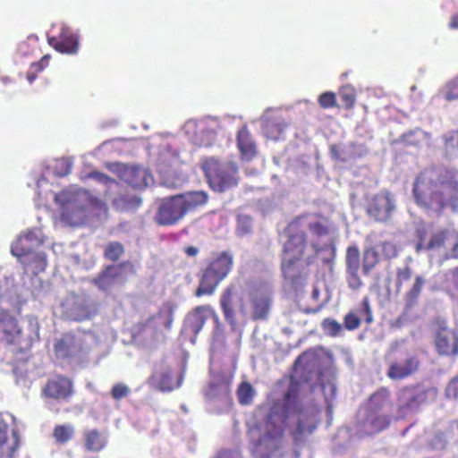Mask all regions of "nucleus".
<instances>
[{
  "label": "nucleus",
  "instance_id": "obj_1",
  "mask_svg": "<svg viewBox=\"0 0 458 458\" xmlns=\"http://www.w3.org/2000/svg\"><path fill=\"white\" fill-rule=\"evenodd\" d=\"M300 393V383L291 376L283 397L260 408V420L249 430L250 448L255 458H270L282 447L290 418L303 411Z\"/></svg>",
  "mask_w": 458,
  "mask_h": 458
},
{
  "label": "nucleus",
  "instance_id": "obj_2",
  "mask_svg": "<svg viewBox=\"0 0 458 458\" xmlns=\"http://www.w3.org/2000/svg\"><path fill=\"white\" fill-rule=\"evenodd\" d=\"M412 193L420 209L439 217L446 208L458 205V181L445 169L427 168L416 176Z\"/></svg>",
  "mask_w": 458,
  "mask_h": 458
},
{
  "label": "nucleus",
  "instance_id": "obj_3",
  "mask_svg": "<svg viewBox=\"0 0 458 458\" xmlns=\"http://www.w3.org/2000/svg\"><path fill=\"white\" fill-rule=\"evenodd\" d=\"M286 240L283 245L281 270L284 277L292 284L301 285L307 280L309 267L314 261L320 248L309 243L308 235L299 228L298 221H291L285 228Z\"/></svg>",
  "mask_w": 458,
  "mask_h": 458
},
{
  "label": "nucleus",
  "instance_id": "obj_4",
  "mask_svg": "<svg viewBox=\"0 0 458 458\" xmlns=\"http://www.w3.org/2000/svg\"><path fill=\"white\" fill-rule=\"evenodd\" d=\"M208 195L204 191H192L163 198L159 200L154 221L160 226H173L186 215L208 203Z\"/></svg>",
  "mask_w": 458,
  "mask_h": 458
},
{
  "label": "nucleus",
  "instance_id": "obj_5",
  "mask_svg": "<svg viewBox=\"0 0 458 458\" xmlns=\"http://www.w3.org/2000/svg\"><path fill=\"white\" fill-rule=\"evenodd\" d=\"M43 241L34 230L21 233L11 245V253L17 258L23 274L33 278L47 267L46 255L39 250Z\"/></svg>",
  "mask_w": 458,
  "mask_h": 458
},
{
  "label": "nucleus",
  "instance_id": "obj_6",
  "mask_svg": "<svg viewBox=\"0 0 458 458\" xmlns=\"http://www.w3.org/2000/svg\"><path fill=\"white\" fill-rule=\"evenodd\" d=\"M200 168L209 188L215 192L223 193L239 184V169L234 162L206 157L201 161Z\"/></svg>",
  "mask_w": 458,
  "mask_h": 458
},
{
  "label": "nucleus",
  "instance_id": "obj_7",
  "mask_svg": "<svg viewBox=\"0 0 458 458\" xmlns=\"http://www.w3.org/2000/svg\"><path fill=\"white\" fill-rule=\"evenodd\" d=\"M233 266V257L227 251H222L216 258L209 260L200 270L195 296L212 295L219 284L231 272Z\"/></svg>",
  "mask_w": 458,
  "mask_h": 458
},
{
  "label": "nucleus",
  "instance_id": "obj_8",
  "mask_svg": "<svg viewBox=\"0 0 458 458\" xmlns=\"http://www.w3.org/2000/svg\"><path fill=\"white\" fill-rule=\"evenodd\" d=\"M59 202L62 222L70 226H81L88 219L93 199L87 191L78 190L63 191L59 196Z\"/></svg>",
  "mask_w": 458,
  "mask_h": 458
},
{
  "label": "nucleus",
  "instance_id": "obj_9",
  "mask_svg": "<svg viewBox=\"0 0 458 458\" xmlns=\"http://www.w3.org/2000/svg\"><path fill=\"white\" fill-rule=\"evenodd\" d=\"M37 336L36 332L24 331L18 319L8 310H0V343L14 353H24L30 350Z\"/></svg>",
  "mask_w": 458,
  "mask_h": 458
},
{
  "label": "nucleus",
  "instance_id": "obj_10",
  "mask_svg": "<svg viewBox=\"0 0 458 458\" xmlns=\"http://www.w3.org/2000/svg\"><path fill=\"white\" fill-rule=\"evenodd\" d=\"M418 242L415 245L417 252L427 251L431 255L439 256L442 260L451 259L449 250H451L453 230L444 228L428 235L425 228L416 230Z\"/></svg>",
  "mask_w": 458,
  "mask_h": 458
},
{
  "label": "nucleus",
  "instance_id": "obj_11",
  "mask_svg": "<svg viewBox=\"0 0 458 458\" xmlns=\"http://www.w3.org/2000/svg\"><path fill=\"white\" fill-rule=\"evenodd\" d=\"M429 392L430 389L419 384L407 385L400 388L396 394L397 419H404L410 414L418 412L428 402Z\"/></svg>",
  "mask_w": 458,
  "mask_h": 458
},
{
  "label": "nucleus",
  "instance_id": "obj_12",
  "mask_svg": "<svg viewBox=\"0 0 458 458\" xmlns=\"http://www.w3.org/2000/svg\"><path fill=\"white\" fill-rule=\"evenodd\" d=\"M394 210V196L386 190L381 191L371 197L366 206L368 216L377 223L387 222Z\"/></svg>",
  "mask_w": 458,
  "mask_h": 458
},
{
  "label": "nucleus",
  "instance_id": "obj_13",
  "mask_svg": "<svg viewBox=\"0 0 458 458\" xmlns=\"http://www.w3.org/2000/svg\"><path fill=\"white\" fill-rule=\"evenodd\" d=\"M63 318L67 320L84 321L92 318L98 312L96 304L84 296H72L63 303Z\"/></svg>",
  "mask_w": 458,
  "mask_h": 458
},
{
  "label": "nucleus",
  "instance_id": "obj_14",
  "mask_svg": "<svg viewBox=\"0 0 458 458\" xmlns=\"http://www.w3.org/2000/svg\"><path fill=\"white\" fill-rule=\"evenodd\" d=\"M57 176L55 168L47 167L39 179L37 180L38 199L39 205L47 209L51 208L52 205L57 203V193L54 191V181Z\"/></svg>",
  "mask_w": 458,
  "mask_h": 458
},
{
  "label": "nucleus",
  "instance_id": "obj_15",
  "mask_svg": "<svg viewBox=\"0 0 458 458\" xmlns=\"http://www.w3.org/2000/svg\"><path fill=\"white\" fill-rule=\"evenodd\" d=\"M420 362L416 354L407 352L403 359L392 361L386 371V376L392 380H402L415 374Z\"/></svg>",
  "mask_w": 458,
  "mask_h": 458
},
{
  "label": "nucleus",
  "instance_id": "obj_16",
  "mask_svg": "<svg viewBox=\"0 0 458 458\" xmlns=\"http://www.w3.org/2000/svg\"><path fill=\"white\" fill-rule=\"evenodd\" d=\"M293 221H298L299 228H306L316 237L327 236L331 232V221L321 213H306L295 217Z\"/></svg>",
  "mask_w": 458,
  "mask_h": 458
},
{
  "label": "nucleus",
  "instance_id": "obj_17",
  "mask_svg": "<svg viewBox=\"0 0 458 458\" xmlns=\"http://www.w3.org/2000/svg\"><path fill=\"white\" fill-rule=\"evenodd\" d=\"M437 352L444 356H455L458 354V335L451 329L441 327L435 336Z\"/></svg>",
  "mask_w": 458,
  "mask_h": 458
},
{
  "label": "nucleus",
  "instance_id": "obj_18",
  "mask_svg": "<svg viewBox=\"0 0 458 458\" xmlns=\"http://www.w3.org/2000/svg\"><path fill=\"white\" fill-rule=\"evenodd\" d=\"M251 318L253 320L267 318L271 306L272 296L264 291H256L250 294Z\"/></svg>",
  "mask_w": 458,
  "mask_h": 458
},
{
  "label": "nucleus",
  "instance_id": "obj_19",
  "mask_svg": "<svg viewBox=\"0 0 458 458\" xmlns=\"http://www.w3.org/2000/svg\"><path fill=\"white\" fill-rule=\"evenodd\" d=\"M212 316L216 321L218 320L217 315L208 305L198 306L187 318V327L194 334L198 335L202 329L206 320Z\"/></svg>",
  "mask_w": 458,
  "mask_h": 458
},
{
  "label": "nucleus",
  "instance_id": "obj_20",
  "mask_svg": "<svg viewBox=\"0 0 458 458\" xmlns=\"http://www.w3.org/2000/svg\"><path fill=\"white\" fill-rule=\"evenodd\" d=\"M237 147L242 159L251 160L256 156V144L247 127H242L239 130L237 133Z\"/></svg>",
  "mask_w": 458,
  "mask_h": 458
},
{
  "label": "nucleus",
  "instance_id": "obj_21",
  "mask_svg": "<svg viewBox=\"0 0 458 458\" xmlns=\"http://www.w3.org/2000/svg\"><path fill=\"white\" fill-rule=\"evenodd\" d=\"M20 446V437L13 431L9 437L6 429L0 428V458H13Z\"/></svg>",
  "mask_w": 458,
  "mask_h": 458
},
{
  "label": "nucleus",
  "instance_id": "obj_22",
  "mask_svg": "<svg viewBox=\"0 0 458 458\" xmlns=\"http://www.w3.org/2000/svg\"><path fill=\"white\" fill-rule=\"evenodd\" d=\"M237 298L236 286L234 284L228 285L223 292L220 298V305L225 318L230 323H233L235 319L234 300Z\"/></svg>",
  "mask_w": 458,
  "mask_h": 458
},
{
  "label": "nucleus",
  "instance_id": "obj_23",
  "mask_svg": "<svg viewBox=\"0 0 458 458\" xmlns=\"http://www.w3.org/2000/svg\"><path fill=\"white\" fill-rule=\"evenodd\" d=\"M84 344L82 341L73 335H64L59 339V352H63L64 357H76L84 352Z\"/></svg>",
  "mask_w": 458,
  "mask_h": 458
},
{
  "label": "nucleus",
  "instance_id": "obj_24",
  "mask_svg": "<svg viewBox=\"0 0 458 458\" xmlns=\"http://www.w3.org/2000/svg\"><path fill=\"white\" fill-rule=\"evenodd\" d=\"M79 36L68 27H63L59 35V53L73 55L79 50Z\"/></svg>",
  "mask_w": 458,
  "mask_h": 458
},
{
  "label": "nucleus",
  "instance_id": "obj_25",
  "mask_svg": "<svg viewBox=\"0 0 458 458\" xmlns=\"http://www.w3.org/2000/svg\"><path fill=\"white\" fill-rule=\"evenodd\" d=\"M174 308L171 303L164 304L156 315L148 317L144 322L139 324V331L143 332L147 327H150L157 318L164 319V327L170 330L174 321Z\"/></svg>",
  "mask_w": 458,
  "mask_h": 458
},
{
  "label": "nucleus",
  "instance_id": "obj_26",
  "mask_svg": "<svg viewBox=\"0 0 458 458\" xmlns=\"http://www.w3.org/2000/svg\"><path fill=\"white\" fill-rule=\"evenodd\" d=\"M287 124L282 116H276L265 120L262 131L270 140H277L281 137Z\"/></svg>",
  "mask_w": 458,
  "mask_h": 458
},
{
  "label": "nucleus",
  "instance_id": "obj_27",
  "mask_svg": "<svg viewBox=\"0 0 458 458\" xmlns=\"http://www.w3.org/2000/svg\"><path fill=\"white\" fill-rule=\"evenodd\" d=\"M425 284L426 279L422 276H415L413 284L408 289V291L405 293L403 296L406 310H411L419 303V299L422 293Z\"/></svg>",
  "mask_w": 458,
  "mask_h": 458
},
{
  "label": "nucleus",
  "instance_id": "obj_28",
  "mask_svg": "<svg viewBox=\"0 0 458 458\" xmlns=\"http://www.w3.org/2000/svg\"><path fill=\"white\" fill-rule=\"evenodd\" d=\"M442 288L452 300L458 301V266L443 274Z\"/></svg>",
  "mask_w": 458,
  "mask_h": 458
},
{
  "label": "nucleus",
  "instance_id": "obj_29",
  "mask_svg": "<svg viewBox=\"0 0 458 458\" xmlns=\"http://www.w3.org/2000/svg\"><path fill=\"white\" fill-rule=\"evenodd\" d=\"M317 428V423L310 421L308 417H299L295 428L291 431V436L295 444L303 440L305 435H310Z\"/></svg>",
  "mask_w": 458,
  "mask_h": 458
},
{
  "label": "nucleus",
  "instance_id": "obj_30",
  "mask_svg": "<svg viewBox=\"0 0 458 458\" xmlns=\"http://www.w3.org/2000/svg\"><path fill=\"white\" fill-rule=\"evenodd\" d=\"M157 387L163 392H170L181 386L182 376H180L177 380L174 379L173 372L171 369H165L154 377Z\"/></svg>",
  "mask_w": 458,
  "mask_h": 458
},
{
  "label": "nucleus",
  "instance_id": "obj_31",
  "mask_svg": "<svg viewBox=\"0 0 458 458\" xmlns=\"http://www.w3.org/2000/svg\"><path fill=\"white\" fill-rule=\"evenodd\" d=\"M84 439L85 448L89 451L98 452L106 445V439L98 429L85 431Z\"/></svg>",
  "mask_w": 458,
  "mask_h": 458
},
{
  "label": "nucleus",
  "instance_id": "obj_32",
  "mask_svg": "<svg viewBox=\"0 0 458 458\" xmlns=\"http://www.w3.org/2000/svg\"><path fill=\"white\" fill-rule=\"evenodd\" d=\"M391 392L387 387L382 386L369 397L371 412L379 411L390 400Z\"/></svg>",
  "mask_w": 458,
  "mask_h": 458
},
{
  "label": "nucleus",
  "instance_id": "obj_33",
  "mask_svg": "<svg viewBox=\"0 0 458 458\" xmlns=\"http://www.w3.org/2000/svg\"><path fill=\"white\" fill-rule=\"evenodd\" d=\"M146 174L145 170L140 168L127 169L125 172V181L133 187H144L148 184Z\"/></svg>",
  "mask_w": 458,
  "mask_h": 458
},
{
  "label": "nucleus",
  "instance_id": "obj_34",
  "mask_svg": "<svg viewBox=\"0 0 458 458\" xmlns=\"http://www.w3.org/2000/svg\"><path fill=\"white\" fill-rule=\"evenodd\" d=\"M379 262V254L373 247L365 249L362 259V272L369 275Z\"/></svg>",
  "mask_w": 458,
  "mask_h": 458
},
{
  "label": "nucleus",
  "instance_id": "obj_35",
  "mask_svg": "<svg viewBox=\"0 0 458 458\" xmlns=\"http://www.w3.org/2000/svg\"><path fill=\"white\" fill-rule=\"evenodd\" d=\"M237 399L242 405H250L254 398L255 390L248 381L242 382L236 391Z\"/></svg>",
  "mask_w": 458,
  "mask_h": 458
},
{
  "label": "nucleus",
  "instance_id": "obj_36",
  "mask_svg": "<svg viewBox=\"0 0 458 458\" xmlns=\"http://www.w3.org/2000/svg\"><path fill=\"white\" fill-rule=\"evenodd\" d=\"M346 271L348 270H360V254L357 246H349L346 250L345 255Z\"/></svg>",
  "mask_w": 458,
  "mask_h": 458
},
{
  "label": "nucleus",
  "instance_id": "obj_37",
  "mask_svg": "<svg viewBox=\"0 0 458 458\" xmlns=\"http://www.w3.org/2000/svg\"><path fill=\"white\" fill-rule=\"evenodd\" d=\"M369 420L374 432H380L386 429L391 423V418L386 414H370Z\"/></svg>",
  "mask_w": 458,
  "mask_h": 458
},
{
  "label": "nucleus",
  "instance_id": "obj_38",
  "mask_svg": "<svg viewBox=\"0 0 458 458\" xmlns=\"http://www.w3.org/2000/svg\"><path fill=\"white\" fill-rule=\"evenodd\" d=\"M340 98L345 109H352L356 103V90L352 86H344L339 91Z\"/></svg>",
  "mask_w": 458,
  "mask_h": 458
},
{
  "label": "nucleus",
  "instance_id": "obj_39",
  "mask_svg": "<svg viewBox=\"0 0 458 458\" xmlns=\"http://www.w3.org/2000/svg\"><path fill=\"white\" fill-rule=\"evenodd\" d=\"M124 252L123 245L119 242H109L104 251V257L110 261H117Z\"/></svg>",
  "mask_w": 458,
  "mask_h": 458
},
{
  "label": "nucleus",
  "instance_id": "obj_40",
  "mask_svg": "<svg viewBox=\"0 0 458 458\" xmlns=\"http://www.w3.org/2000/svg\"><path fill=\"white\" fill-rule=\"evenodd\" d=\"M51 56L45 55L39 62L31 64L30 70L27 72V80L32 83L37 78V74L48 66Z\"/></svg>",
  "mask_w": 458,
  "mask_h": 458
},
{
  "label": "nucleus",
  "instance_id": "obj_41",
  "mask_svg": "<svg viewBox=\"0 0 458 458\" xmlns=\"http://www.w3.org/2000/svg\"><path fill=\"white\" fill-rule=\"evenodd\" d=\"M321 327L325 334L331 337L338 336L343 330V327L338 321L329 318L323 319Z\"/></svg>",
  "mask_w": 458,
  "mask_h": 458
},
{
  "label": "nucleus",
  "instance_id": "obj_42",
  "mask_svg": "<svg viewBox=\"0 0 458 458\" xmlns=\"http://www.w3.org/2000/svg\"><path fill=\"white\" fill-rule=\"evenodd\" d=\"M252 221L248 215H239L236 218V233L244 236L251 232Z\"/></svg>",
  "mask_w": 458,
  "mask_h": 458
},
{
  "label": "nucleus",
  "instance_id": "obj_43",
  "mask_svg": "<svg viewBox=\"0 0 458 458\" xmlns=\"http://www.w3.org/2000/svg\"><path fill=\"white\" fill-rule=\"evenodd\" d=\"M130 394H131V389L124 383L114 384L112 386L111 391H110V394H111L112 398L116 402L128 397L130 395Z\"/></svg>",
  "mask_w": 458,
  "mask_h": 458
},
{
  "label": "nucleus",
  "instance_id": "obj_44",
  "mask_svg": "<svg viewBox=\"0 0 458 458\" xmlns=\"http://www.w3.org/2000/svg\"><path fill=\"white\" fill-rule=\"evenodd\" d=\"M318 105L324 108H333L337 106L336 103V95L332 91H327L322 94L318 98Z\"/></svg>",
  "mask_w": 458,
  "mask_h": 458
},
{
  "label": "nucleus",
  "instance_id": "obj_45",
  "mask_svg": "<svg viewBox=\"0 0 458 458\" xmlns=\"http://www.w3.org/2000/svg\"><path fill=\"white\" fill-rule=\"evenodd\" d=\"M73 393V385L71 379L59 377V398L68 399Z\"/></svg>",
  "mask_w": 458,
  "mask_h": 458
},
{
  "label": "nucleus",
  "instance_id": "obj_46",
  "mask_svg": "<svg viewBox=\"0 0 458 458\" xmlns=\"http://www.w3.org/2000/svg\"><path fill=\"white\" fill-rule=\"evenodd\" d=\"M412 276V269L409 266L397 267L396 269V287L399 291L403 283L409 281Z\"/></svg>",
  "mask_w": 458,
  "mask_h": 458
},
{
  "label": "nucleus",
  "instance_id": "obj_47",
  "mask_svg": "<svg viewBox=\"0 0 458 458\" xmlns=\"http://www.w3.org/2000/svg\"><path fill=\"white\" fill-rule=\"evenodd\" d=\"M443 140L446 150H458V130L446 132Z\"/></svg>",
  "mask_w": 458,
  "mask_h": 458
},
{
  "label": "nucleus",
  "instance_id": "obj_48",
  "mask_svg": "<svg viewBox=\"0 0 458 458\" xmlns=\"http://www.w3.org/2000/svg\"><path fill=\"white\" fill-rule=\"evenodd\" d=\"M361 320L353 311L348 312L344 318V325L347 330L352 331L360 327Z\"/></svg>",
  "mask_w": 458,
  "mask_h": 458
},
{
  "label": "nucleus",
  "instance_id": "obj_49",
  "mask_svg": "<svg viewBox=\"0 0 458 458\" xmlns=\"http://www.w3.org/2000/svg\"><path fill=\"white\" fill-rule=\"evenodd\" d=\"M381 253L387 259H394L398 254L397 246L392 242H382L380 243Z\"/></svg>",
  "mask_w": 458,
  "mask_h": 458
},
{
  "label": "nucleus",
  "instance_id": "obj_50",
  "mask_svg": "<svg viewBox=\"0 0 458 458\" xmlns=\"http://www.w3.org/2000/svg\"><path fill=\"white\" fill-rule=\"evenodd\" d=\"M445 98L447 100L458 99V75L447 82Z\"/></svg>",
  "mask_w": 458,
  "mask_h": 458
},
{
  "label": "nucleus",
  "instance_id": "obj_51",
  "mask_svg": "<svg viewBox=\"0 0 458 458\" xmlns=\"http://www.w3.org/2000/svg\"><path fill=\"white\" fill-rule=\"evenodd\" d=\"M123 203V208L126 210H134L141 205V199L136 196H123L120 199Z\"/></svg>",
  "mask_w": 458,
  "mask_h": 458
},
{
  "label": "nucleus",
  "instance_id": "obj_52",
  "mask_svg": "<svg viewBox=\"0 0 458 458\" xmlns=\"http://www.w3.org/2000/svg\"><path fill=\"white\" fill-rule=\"evenodd\" d=\"M347 282L350 288L353 290L359 289L362 285V281L359 276V270H348Z\"/></svg>",
  "mask_w": 458,
  "mask_h": 458
},
{
  "label": "nucleus",
  "instance_id": "obj_53",
  "mask_svg": "<svg viewBox=\"0 0 458 458\" xmlns=\"http://www.w3.org/2000/svg\"><path fill=\"white\" fill-rule=\"evenodd\" d=\"M42 394L47 399L57 398V381L49 380L43 388Z\"/></svg>",
  "mask_w": 458,
  "mask_h": 458
},
{
  "label": "nucleus",
  "instance_id": "obj_54",
  "mask_svg": "<svg viewBox=\"0 0 458 458\" xmlns=\"http://www.w3.org/2000/svg\"><path fill=\"white\" fill-rule=\"evenodd\" d=\"M74 434V428L71 425L59 426V442L65 443L71 440Z\"/></svg>",
  "mask_w": 458,
  "mask_h": 458
},
{
  "label": "nucleus",
  "instance_id": "obj_55",
  "mask_svg": "<svg viewBox=\"0 0 458 458\" xmlns=\"http://www.w3.org/2000/svg\"><path fill=\"white\" fill-rule=\"evenodd\" d=\"M445 395L447 398L458 399V374L447 384Z\"/></svg>",
  "mask_w": 458,
  "mask_h": 458
},
{
  "label": "nucleus",
  "instance_id": "obj_56",
  "mask_svg": "<svg viewBox=\"0 0 458 458\" xmlns=\"http://www.w3.org/2000/svg\"><path fill=\"white\" fill-rule=\"evenodd\" d=\"M451 259H458V230H453L451 250H449Z\"/></svg>",
  "mask_w": 458,
  "mask_h": 458
},
{
  "label": "nucleus",
  "instance_id": "obj_57",
  "mask_svg": "<svg viewBox=\"0 0 458 458\" xmlns=\"http://www.w3.org/2000/svg\"><path fill=\"white\" fill-rule=\"evenodd\" d=\"M89 176L103 183H112L115 182L114 179L100 172H92L90 173Z\"/></svg>",
  "mask_w": 458,
  "mask_h": 458
},
{
  "label": "nucleus",
  "instance_id": "obj_58",
  "mask_svg": "<svg viewBox=\"0 0 458 458\" xmlns=\"http://www.w3.org/2000/svg\"><path fill=\"white\" fill-rule=\"evenodd\" d=\"M363 307H364V312H365V315H366L365 320H366L367 323L369 324L373 320V316H372V312H371V309H370L369 301L367 299H365L363 301Z\"/></svg>",
  "mask_w": 458,
  "mask_h": 458
},
{
  "label": "nucleus",
  "instance_id": "obj_59",
  "mask_svg": "<svg viewBox=\"0 0 458 458\" xmlns=\"http://www.w3.org/2000/svg\"><path fill=\"white\" fill-rule=\"evenodd\" d=\"M60 163L64 166H65V169L64 171H60L59 170V173H58L59 177L60 176H64V175L68 174L70 170H71V166H72V163L68 159H66V158L59 159V164Z\"/></svg>",
  "mask_w": 458,
  "mask_h": 458
},
{
  "label": "nucleus",
  "instance_id": "obj_60",
  "mask_svg": "<svg viewBox=\"0 0 458 458\" xmlns=\"http://www.w3.org/2000/svg\"><path fill=\"white\" fill-rule=\"evenodd\" d=\"M183 251L186 254V256L193 258L199 254V250L195 246H187L183 249Z\"/></svg>",
  "mask_w": 458,
  "mask_h": 458
},
{
  "label": "nucleus",
  "instance_id": "obj_61",
  "mask_svg": "<svg viewBox=\"0 0 458 458\" xmlns=\"http://www.w3.org/2000/svg\"><path fill=\"white\" fill-rule=\"evenodd\" d=\"M215 458H233V452L231 450H221L216 454Z\"/></svg>",
  "mask_w": 458,
  "mask_h": 458
},
{
  "label": "nucleus",
  "instance_id": "obj_62",
  "mask_svg": "<svg viewBox=\"0 0 458 458\" xmlns=\"http://www.w3.org/2000/svg\"><path fill=\"white\" fill-rule=\"evenodd\" d=\"M448 27L450 30H458V14H454L451 17Z\"/></svg>",
  "mask_w": 458,
  "mask_h": 458
},
{
  "label": "nucleus",
  "instance_id": "obj_63",
  "mask_svg": "<svg viewBox=\"0 0 458 458\" xmlns=\"http://www.w3.org/2000/svg\"><path fill=\"white\" fill-rule=\"evenodd\" d=\"M238 301H239V310L240 312L242 314V315H246L247 314V307L244 303V301L242 297L238 298Z\"/></svg>",
  "mask_w": 458,
  "mask_h": 458
},
{
  "label": "nucleus",
  "instance_id": "obj_64",
  "mask_svg": "<svg viewBox=\"0 0 458 458\" xmlns=\"http://www.w3.org/2000/svg\"><path fill=\"white\" fill-rule=\"evenodd\" d=\"M2 81L4 82V83H7V82L10 81V80L7 77H3L2 78Z\"/></svg>",
  "mask_w": 458,
  "mask_h": 458
}]
</instances>
